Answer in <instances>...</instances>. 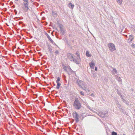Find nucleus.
<instances>
[{"label": "nucleus", "mask_w": 135, "mask_h": 135, "mask_svg": "<svg viewBox=\"0 0 135 135\" xmlns=\"http://www.w3.org/2000/svg\"><path fill=\"white\" fill-rule=\"evenodd\" d=\"M129 39L130 40V42L132 41L134 39V37H133L132 35H130L129 36Z\"/></svg>", "instance_id": "12"}, {"label": "nucleus", "mask_w": 135, "mask_h": 135, "mask_svg": "<svg viewBox=\"0 0 135 135\" xmlns=\"http://www.w3.org/2000/svg\"><path fill=\"white\" fill-rule=\"evenodd\" d=\"M24 1L23 2H25V3H29L28 0H23Z\"/></svg>", "instance_id": "21"}, {"label": "nucleus", "mask_w": 135, "mask_h": 135, "mask_svg": "<svg viewBox=\"0 0 135 135\" xmlns=\"http://www.w3.org/2000/svg\"><path fill=\"white\" fill-rule=\"evenodd\" d=\"M15 13H16V14H17V11H16V10H15Z\"/></svg>", "instance_id": "33"}, {"label": "nucleus", "mask_w": 135, "mask_h": 135, "mask_svg": "<svg viewBox=\"0 0 135 135\" xmlns=\"http://www.w3.org/2000/svg\"><path fill=\"white\" fill-rule=\"evenodd\" d=\"M86 55L88 57H90L91 56V55L89 54V52L88 51H87L86 52Z\"/></svg>", "instance_id": "17"}, {"label": "nucleus", "mask_w": 135, "mask_h": 135, "mask_svg": "<svg viewBox=\"0 0 135 135\" xmlns=\"http://www.w3.org/2000/svg\"><path fill=\"white\" fill-rule=\"evenodd\" d=\"M117 93H118V94H119V95H120V96H121V94H120V92L119 91H118V90H117Z\"/></svg>", "instance_id": "27"}, {"label": "nucleus", "mask_w": 135, "mask_h": 135, "mask_svg": "<svg viewBox=\"0 0 135 135\" xmlns=\"http://www.w3.org/2000/svg\"><path fill=\"white\" fill-rule=\"evenodd\" d=\"M89 65L90 67L92 69H94V66L95 64L94 63L91 62L90 63H89Z\"/></svg>", "instance_id": "9"}, {"label": "nucleus", "mask_w": 135, "mask_h": 135, "mask_svg": "<svg viewBox=\"0 0 135 135\" xmlns=\"http://www.w3.org/2000/svg\"><path fill=\"white\" fill-rule=\"evenodd\" d=\"M63 69L66 72H69L71 71V69L70 67H66L64 66Z\"/></svg>", "instance_id": "7"}, {"label": "nucleus", "mask_w": 135, "mask_h": 135, "mask_svg": "<svg viewBox=\"0 0 135 135\" xmlns=\"http://www.w3.org/2000/svg\"><path fill=\"white\" fill-rule=\"evenodd\" d=\"M18 0H16L17 1H18Z\"/></svg>", "instance_id": "36"}, {"label": "nucleus", "mask_w": 135, "mask_h": 135, "mask_svg": "<svg viewBox=\"0 0 135 135\" xmlns=\"http://www.w3.org/2000/svg\"><path fill=\"white\" fill-rule=\"evenodd\" d=\"M73 117L75 118L76 122L77 123L79 121V115L76 112H74L73 113Z\"/></svg>", "instance_id": "6"}, {"label": "nucleus", "mask_w": 135, "mask_h": 135, "mask_svg": "<svg viewBox=\"0 0 135 135\" xmlns=\"http://www.w3.org/2000/svg\"><path fill=\"white\" fill-rule=\"evenodd\" d=\"M46 35L47 38L50 41L52 44H53L54 41L52 40L50 36L47 33Z\"/></svg>", "instance_id": "10"}, {"label": "nucleus", "mask_w": 135, "mask_h": 135, "mask_svg": "<svg viewBox=\"0 0 135 135\" xmlns=\"http://www.w3.org/2000/svg\"><path fill=\"white\" fill-rule=\"evenodd\" d=\"M116 79L119 82H121L122 81V80L120 77L117 76Z\"/></svg>", "instance_id": "14"}, {"label": "nucleus", "mask_w": 135, "mask_h": 135, "mask_svg": "<svg viewBox=\"0 0 135 135\" xmlns=\"http://www.w3.org/2000/svg\"><path fill=\"white\" fill-rule=\"evenodd\" d=\"M116 104L118 107H121L119 103L118 102H117Z\"/></svg>", "instance_id": "19"}, {"label": "nucleus", "mask_w": 135, "mask_h": 135, "mask_svg": "<svg viewBox=\"0 0 135 135\" xmlns=\"http://www.w3.org/2000/svg\"><path fill=\"white\" fill-rule=\"evenodd\" d=\"M63 26L61 25H59V28L60 29V31L62 34H63L64 32V30L63 28Z\"/></svg>", "instance_id": "8"}, {"label": "nucleus", "mask_w": 135, "mask_h": 135, "mask_svg": "<svg viewBox=\"0 0 135 135\" xmlns=\"http://www.w3.org/2000/svg\"><path fill=\"white\" fill-rule=\"evenodd\" d=\"M74 4H72V3L70 2L68 5V7L71 8V9H73L74 7Z\"/></svg>", "instance_id": "11"}, {"label": "nucleus", "mask_w": 135, "mask_h": 135, "mask_svg": "<svg viewBox=\"0 0 135 135\" xmlns=\"http://www.w3.org/2000/svg\"><path fill=\"white\" fill-rule=\"evenodd\" d=\"M120 97H121V98L122 100L123 101L124 100V98H123V97H122V95H121L120 96Z\"/></svg>", "instance_id": "26"}, {"label": "nucleus", "mask_w": 135, "mask_h": 135, "mask_svg": "<svg viewBox=\"0 0 135 135\" xmlns=\"http://www.w3.org/2000/svg\"><path fill=\"white\" fill-rule=\"evenodd\" d=\"M48 48L50 52H52V49L50 48V47H49Z\"/></svg>", "instance_id": "29"}, {"label": "nucleus", "mask_w": 135, "mask_h": 135, "mask_svg": "<svg viewBox=\"0 0 135 135\" xmlns=\"http://www.w3.org/2000/svg\"><path fill=\"white\" fill-rule=\"evenodd\" d=\"M54 44V45H56V46H57V45H56V44H55V43H54H54H53V44Z\"/></svg>", "instance_id": "32"}, {"label": "nucleus", "mask_w": 135, "mask_h": 135, "mask_svg": "<svg viewBox=\"0 0 135 135\" xmlns=\"http://www.w3.org/2000/svg\"><path fill=\"white\" fill-rule=\"evenodd\" d=\"M123 102L124 103H125L126 104H128V103L125 100H124V101H123Z\"/></svg>", "instance_id": "25"}, {"label": "nucleus", "mask_w": 135, "mask_h": 135, "mask_svg": "<svg viewBox=\"0 0 135 135\" xmlns=\"http://www.w3.org/2000/svg\"><path fill=\"white\" fill-rule=\"evenodd\" d=\"M56 83H57L56 88L57 89H59L60 86L61 84L59 83V82H56Z\"/></svg>", "instance_id": "16"}, {"label": "nucleus", "mask_w": 135, "mask_h": 135, "mask_svg": "<svg viewBox=\"0 0 135 135\" xmlns=\"http://www.w3.org/2000/svg\"><path fill=\"white\" fill-rule=\"evenodd\" d=\"M131 46L133 47V48H134L135 47V44H132L131 45Z\"/></svg>", "instance_id": "23"}, {"label": "nucleus", "mask_w": 135, "mask_h": 135, "mask_svg": "<svg viewBox=\"0 0 135 135\" xmlns=\"http://www.w3.org/2000/svg\"><path fill=\"white\" fill-rule=\"evenodd\" d=\"M55 53L56 54H58V53H59V51H58V50H56V51L55 52Z\"/></svg>", "instance_id": "30"}, {"label": "nucleus", "mask_w": 135, "mask_h": 135, "mask_svg": "<svg viewBox=\"0 0 135 135\" xmlns=\"http://www.w3.org/2000/svg\"><path fill=\"white\" fill-rule=\"evenodd\" d=\"M95 70L96 71L97 70V67H95Z\"/></svg>", "instance_id": "31"}, {"label": "nucleus", "mask_w": 135, "mask_h": 135, "mask_svg": "<svg viewBox=\"0 0 135 135\" xmlns=\"http://www.w3.org/2000/svg\"><path fill=\"white\" fill-rule=\"evenodd\" d=\"M123 135H125V134H123Z\"/></svg>", "instance_id": "35"}, {"label": "nucleus", "mask_w": 135, "mask_h": 135, "mask_svg": "<svg viewBox=\"0 0 135 135\" xmlns=\"http://www.w3.org/2000/svg\"><path fill=\"white\" fill-rule=\"evenodd\" d=\"M60 80V78L59 77H58L57 78V80L56 81V82H59V81Z\"/></svg>", "instance_id": "22"}, {"label": "nucleus", "mask_w": 135, "mask_h": 135, "mask_svg": "<svg viewBox=\"0 0 135 135\" xmlns=\"http://www.w3.org/2000/svg\"><path fill=\"white\" fill-rule=\"evenodd\" d=\"M73 106L76 109H79L80 108L81 105L78 99H76L74 102Z\"/></svg>", "instance_id": "3"}, {"label": "nucleus", "mask_w": 135, "mask_h": 135, "mask_svg": "<svg viewBox=\"0 0 135 135\" xmlns=\"http://www.w3.org/2000/svg\"><path fill=\"white\" fill-rule=\"evenodd\" d=\"M122 0H118L117 1V2L119 5H121L122 4Z\"/></svg>", "instance_id": "18"}, {"label": "nucleus", "mask_w": 135, "mask_h": 135, "mask_svg": "<svg viewBox=\"0 0 135 135\" xmlns=\"http://www.w3.org/2000/svg\"><path fill=\"white\" fill-rule=\"evenodd\" d=\"M91 96H94V95L93 94H91Z\"/></svg>", "instance_id": "34"}, {"label": "nucleus", "mask_w": 135, "mask_h": 135, "mask_svg": "<svg viewBox=\"0 0 135 135\" xmlns=\"http://www.w3.org/2000/svg\"><path fill=\"white\" fill-rule=\"evenodd\" d=\"M77 83L79 87H81L85 91H89V90L86 88V85L85 84V83L83 81L79 80H77Z\"/></svg>", "instance_id": "2"}, {"label": "nucleus", "mask_w": 135, "mask_h": 135, "mask_svg": "<svg viewBox=\"0 0 135 135\" xmlns=\"http://www.w3.org/2000/svg\"><path fill=\"white\" fill-rule=\"evenodd\" d=\"M112 135H117V133L116 132H112Z\"/></svg>", "instance_id": "20"}, {"label": "nucleus", "mask_w": 135, "mask_h": 135, "mask_svg": "<svg viewBox=\"0 0 135 135\" xmlns=\"http://www.w3.org/2000/svg\"><path fill=\"white\" fill-rule=\"evenodd\" d=\"M75 55H76V58L75 56H74L73 54L70 53L67 54V56L70 60L73 61L77 64H79L80 60L79 55L77 52L76 53Z\"/></svg>", "instance_id": "1"}, {"label": "nucleus", "mask_w": 135, "mask_h": 135, "mask_svg": "<svg viewBox=\"0 0 135 135\" xmlns=\"http://www.w3.org/2000/svg\"><path fill=\"white\" fill-rule=\"evenodd\" d=\"M108 45L109 50L113 52L116 50L115 46L113 43H110Z\"/></svg>", "instance_id": "5"}, {"label": "nucleus", "mask_w": 135, "mask_h": 135, "mask_svg": "<svg viewBox=\"0 0 135 135\" xmlns=\"http://www.w3.org/2000/svg\"><path fill=\"white\" fill-rule=\"evenodd\" d=\"M99 114L100 115H101V116L103 118H106L107 117L106 114H104L103 113L101 114L100 113Z\"/></svg>", "instance_id": "13"}, {"label": "nucleus", "mask_w": 135, "mask_h": 135, "mask_svg": "<svg viewBox=\"0 0 135 135\" xmlns=\"http://www.w3.org/2000/svg\"><path fill=\"white\" fill-rule=\"evenodd\" d=\"M29 3L23 2L22 4V8L25 12H27L30 9L28 7Z\"/></svg>", "instance_id": "4"}, {"label": "nucleus", "mask_w": 135, "mask_h": 135, "mask_svg": "<svg viewBox=\"0 0 135 135\" xmlns=\"http://www.w3.org/2000/svg\"><path fill=\"white\" fill-rule=\"evenodd\" d=\"M52 15L53 16H54L55 15H56V13H55L54 12H53V11L52 12Z\"/></svg>", "instance_id": "28"}, {"label": "nucleus", "mask_w": 135, "mask_h": 135, "mask_svg": "<svg viewBox=\"0 0 135 135\" xmlns=\"http://www.w3.org/2000/svg\"><path fill=\"white\" fill-rule=\"evenodd\" d=\"M80 94L81 95H82L84 96V93L82 91H81L80 92Z\"/></svg>", "instance_id": "24"}, {"label": "nucleus", "mask_w": 135, "mask_h": 135, "mask_svg": "<svg viewBox=\"0 0 135 135\" xmlns=\"http://www.w3.org/2000/svg\"><path fill=\"white\" fill-rule=\"evenodd\" d=\"M113 74H114L115 73H116L117 72V71L114 68L112 71Z\"/></svg>", "instance_id": "15"}]
</instances>
